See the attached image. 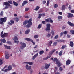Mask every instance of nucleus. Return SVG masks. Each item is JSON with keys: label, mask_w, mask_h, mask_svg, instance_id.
I'll use <instances>...</instances> for the list:
<instances>
[{"label": "nucleus", "mask_w": 74, "mask_h": 74, "mask_svg": "<svg viewBox=\"0 0 74 74\" xmlns=\"http://www.w3.org/2000/svg\"><path fill=\"white\" fill-rule=\"evenodd\" d=\"M19 41L14 40V43H16V44H18V43H19Z\"/></svg>", "instance_id": "nucleus-47"}, {"label": "nucleus", "mask_w": 74, "mask_h": 74, "mask_svg": "<svg viewBox=\"0 0 74 74\" xmlns=\"http://www.w3.org/2000/svg\"><path fill=\"white\" fill-rule=\"evenodd\" d=\"M31 42L33 43V45H35V43L34 42H33L32 40H31Z\"/></svg>", "instance_id": "nucleus-49"}, {"label": "nucleus", "mask_w": 74, "mask_h": 74, "mask_svg": "<svg viewBox=\"0 0 74 74\" xmlns=\"http://www.w3.org/2000/svg\"><path fill=\"white\" fill-rule=\"evenodd\" d=\"M59 70L60 71H62L63 70V68L60 67L59 68Z\"/></svg>", "instance_id": "nucleus-60"}, {"label": "nucleus", "mask_w": 74, "mask_h": 74, "mask_svg": "<svg viewBox=\"0 0 74 74\" xmlns=\"http://www.w3.org/2000/svg\"><path fill=\"white\" fill-rule=\"evenodd\" d=\"M20 44L21 46H20V48L21 49H23L24 48H25L26 47V44L24 43H22V42H20Z\"/></svg>", "instance_id": "nucleus-4"}, {"label": "nucleus", "mask_w": 74, "mask_h": 74, "mask_svg": "<svg viewBox=\"0 0 74 74\" xmlns=\"http://www.w3.org/2000/svg\"><path fill=\"white\" fill-rule=\"evenodd\" d=\"M29 9L28 8H26L25 9V11H29Z\"/></svg>", "instance_id": "nucleus-59"}, {"label": "nucleus", "mask_w": 74, "mask_h": 74, "mask_svg": "<svg viewBox=\"0 0 74 74\" xmlns=\"http://www.w3.org/2000/svg\"><path fill=\"white\" fill-rule=\"evenodd\" d=\"M57 45V42H54L53 44V46H56Z\"/></svg>", "instance_id": "nucleus-43"}, {"label": "nucleus", "mask_w": 74, "mask_h": 74, "mask_svg": "<svg viewBox=\"0 0 74 74\" xmlns=\"http://www.w3.org/2000/svg\"><path fill=\"white\" fill-rule=\"evenodd\" d=\"M49 3V0L47 1V6H48Z\"/></svg>", "instance_id": "nucleus-48"}, {"label": "nucleus", "mask_w": 74, "mask_h": 74, "mask_svg": "<svg viewBox=\"0 0 74 74\" xmlns=\"http://www.w3.org/2000/svg\"><path fill=\"white\" fill-rule=\"evenodd\" d=\"M49 18H47L45 19V22H48V23L49 22Z\"/></svg>", "instance_id": "nucleus-39"}, {"label": "nucleus", "mask_w": 74, "mask_h": 74, "mask_svg": "<svg viewBox=\"0 0 74 74\" xmlns=\"http://www.w3.org/2000/svg\"><path fill=\"white\" fill-rule=\"evenodd\" d=\"M71 13H74V10H71Z\"/></svg>", "instance_id": "nucleus-64"}, {"label": "nucleus", "mask_w": 74, "mask_h": 74, "mask_svg": "<svg viewBox=\"0 0 74 74\" xmlns=\"http://www.w3.org/2000/svg\"><path fill=\"white\" fill-rule=\"evenodd\" d=\"M1 42H3V43H5L6 42V40L4 39H1Z\"/></svg>", "instance_id": "nucleus-22"}, {"label": "nucleus", "mask_w": 74, "mask_h": 74, "mask_svg": "<svg viewBox=\"0 0 74 74\" xmlns=\"http://www.w3.org/2000/svg\"><path fill=\"white\" fill-rule=\"evenodd\" d=\"M56 51V49H55L52 50V51H51L49 53V56H47V57L43 58V60H47V59H49V58H50L51 55L53 53V52H55Z\"/></svg>", "instance_id": "nucleus-3"}, {"label": "nucleus", "mask_w": 74, "mask_h": 74, "mask_svg": "<svg viewBox=\"0 0 74 74\" xmlns=\"http://www.w3.org/2000/svg\"><path fill=\"white\" fill-rule=\"evenodd\" d=\"M49 22H50V23H53V21L51 18H49Z\"/></svg>", "instance_id": "nucleus-44"}, {"label": "nucleus", "mask_w": 74, "mask_h": 74, "mask_svg": "<svg viewBox=\"0 0 74 74\" xmlns=\"http://www.w3.org/2000/svg\"><path fill=\"white\" fill-rule=\"evenodd\" d=\"M7 43L8 44H11V42L10 41H8Z\"/></svg>", "instance_id": "nucleus-61"}, {"label": "nucleus", "mask_w": 74, "mask_h": 74, "mask_svg": "<svg viewBox=\"0 0 74 74\" xmlns=\"http://www.w3.org/2000/svg\"><path fill=\"white\" fill-rule=\"evenodd\" d=\"M45 67L43 68V69H48L50 65H51V63L47 64V63H45Z\"/></svg>", "instance_id": "nucleus-6"}, {"label": "nucleus", "mask_w": 74, "mask_h": 74, "mask_svg": "<svg viewBox=\"0 0 74 74\" xmlns=\"http://www.w3.org/2000/svg\"><path fill=\"white\" fill-rule=\"evenodd\" d=\"M64 34V32H62L60 34V37H61V36H63V34Z\"/></svg>", "instance_id": "nucleus-50"}, {"label": "nucleus", "mask_w": 74, "mask_h": 74, "mask_svg": "<svg viewBox=\"0 0 74 74\" xmlns=\"http://www.w3.org/2000/svg\"><path fill=\"white\" fill-rule=\"evenodd\" d=\"M25 4H27L28 3L27 1H24L23 2Z\"/></svg>", "instance_id": "nucleus-52"}, {"label": "nucleus", "mask_w": 74, "mask_h": 74, "mask_svg": "<svg viewBox=\"0 0 74 74\" xmlns=\"http://www.w3.org/2000/svg\"><path fill=\"white\" fill-rule=\"evenodd\" d=\"M40 55H42L44 53V50L40 51L39 52Z\"/></svg>", "instance_id": "nucleus-29"}, {"label": "nucleus", "mask_w": 74, "mask_h": 74, "mask_svg": "<svg viewBox=\"0 0 74 74\" xmlns=\"http://www.w3.org/2000/svg\"><path fill=\"white\" fill-rule=\"evenodd\" d=\"M68 15L67 16V17L69 18H73V14L71 13H68Z\"/></svg>", "instance_id": "nucleus-14"}, {"label": "nucleus", "mask_w": 74, "mask_h": 74, "mask_svg": "<svg viewBox=\"0 0 74 74\" xmlns=\"http://www.w3.org/2000/svg\"><path fill=\"white\" fill-rule=\"evenodd\" d=\"M8 36V33H4L3 34L1 35V37L3 38H4L5 37Z\"/></svg>", "instance_id": "nucleus-9"}, {"label": "nucleus", "mask_w": 74, "mask_h": 74, "mask_svg": "<svg viewBox=\"0 0 74 74\" xmlns=\"http://www.w3.org/2000/svg\"><path fill=\"white\" fill-rule=\"evenodd\" d=\"M14 23H15V22L12 19L10 21V22H8V24L11 25H12V24H14Z\"/></svg>", "instance_id": "nucleus-7"}, {"label": "nucleus", "mask_w": 74, "mask_h": 74, "mask_svg": "<svg viewBox=\"0 0 74 74\" xmlns=\"http://www.w3.org/2000/svg\"><path fill=\"white\" fill-rule=\"evenodd\" d=\"M51 33L53 35V36H54V35L55 34V32H54V31H53V30H51Z\"/></svg>", "instance_id": "nucleus-34"}, {"label": "nucleus", "mask_w": 74, "mask_h": 74, "mask_svg": "<svg viewBox=\"0 0 74 74\" xmlns=\"http://www.w3.org/2000/svg\"><path fill=\"white\" fill-rule=\"evenodd\" d=\"M8 70H9L8 69H6L5 70H4V71L5 72H7V71H8Z\"/></svg>", "instance_id": "nucleus-62"}, {"label": "nucleus", "mask_w": 74, "mask_h": 74, "mask_svg": "<svg viewBox=\"0 0 74 74\" xmlns=\"http://www.w3.org/2000/svg\"><path fill=\"white\" fill-rule=\"evenodd\" d=\"M67 23L69 25V26H71V27H74V24L73 23L70 21H68L67 22Z\"/></svg>", "instance_id": "nucleus-10"}, {"label": "nucleus", "mask_w": 74, "mask_h": 74, "mask_svg": "<svg viewBox=\"0 0 74 74\" xmlns=\"http://www.w3.org/2000/svg\"><path fill=\"white\" fill-rule=\"evenodd\" d=\"M57 18L58 19H62L63 18V16H60L58 17Z\"/></svg>", "instance_id": "nucleus-32"}, {"label": "nucleus", "mask_w": 74, "mask_h": 74, "mask_svg": "<svg viewBox=\"0 0 74 74\" xmlns=\"http://www.w3.org/2000/svg\"><path fill=\"white\" fill-rule=\"evenodd\" d=\"M69 46H70L71 47H73L74 46V42L73 41H70Z\"/></svg>", "instance_id": "nucleus-13"}, {"label": "nucleus", "mask_w": 74, "mask_h": 74, "mask_svg": "<svg viewBox=\"0 0 74 74\" xmlns=\"http://www.w3.org/2000/svg\"><path fill=\"white\" fill-rule=\"evenodd\" d=\"M25 40H27V41H31V39L30 38H26L25 39Z\"/></svg>", "instance_id": "nucleus-35"}, {"label": "nucleus", "mask_w": 74, "mask_h": 74, "mask_svg": "<svg viewBox=\"0 0 74 74\" xmlns=\"http://www.w3.org/2000/svg\"><path fill=\"white\" fill-rule=\"evenodd\" d=\"M54 8H57V7H58V5L57 4H55V5H54Z\"/></svg>", "instance_id": "nucleus-46"}, {"label": "nucleus", "mask_w": 74, "mask_h": 74, "mask_svg": "<svg viewBox=\"0 0 74 74\" xmlns=\"http://www.w3.org/2000/svg\"><path fill=\"white\" fill-rule=\"evenodd\" d=\"M13 3H14V5H15V6H16V7L18 5V3L15 1H13Z\"/></svg>", "instance_id": "nucleus-31"}, {"label": "nucleus", "mask_w": 74, "mask_h": 74, "mask_svg": "<svg viewBox=\"0 0 74 74\" xmlns=\"http://www.w3.org/2000/svg\"><path fill=\"white\" fill-rule=\"evenodd\" d=\"M58 37H59V36L58 35H56L54 37V39H58Z\"/></svg>", "instance_id": "nucleus-45"}, {"label": "nucleus", "mask_w": 74, "mask_h": 74, "mask_svg": "<svg viewBox=\"0 0 74 74\" xmlns=\"http://www.w3.org/2000/svg\"><path fill=\"white\" fill-rule=\"evenodd\" d=\"M10 4H12V1H8V2H4L3 3V4L5 5H8V6H9V7H10L11 6V5Z\"/></svg>", "instance_id": "nucleus-5"}, {"label": "nucleus", "mask_w": 74, "mask_h": 74, "mask_svg": "<svg viewBox=\"0 0 74 74\" xmlns=\"http://www.w3.org/2000/svg\"><path fill=\"white\" fill-rule=\"evenodd\" d=\"M71 6L69 5L68 7V9L69 10H71Z\"/></svg>", "instance_id": "nucleus-57"}, {"label": "nucleus", "mask_w": 74, "mask_h": 74, "mask_svg": "<svg viewBox=\"0 0 74 74\" xmlns=\"http://www.w3.org/2000/svg\"><path fill=\"white\" fill-rule=\"evenodd\" d=\"M65 48H67V46L66 45H63L61 47V49H64Z\"/></svg>", "instance_id": "nucleus-28"}, {"label": "nucleus", "mask_w": 74, "mask_h": 74, "mask_svg": "<svg viewBox=\"0 0 74 74\" xmlns=\"http://www.w3.org/2000/svg\"><path fill=\"white\" fill-rule=\"evenodd\" d=\"M3 63V60L1 59L0 60V65H1Z\"/></svg>", "instance_id": "nucleus-41"}, {"label": "nucleus", "mask_w": 74, "mask_h": 74, "mask_svg": "<svg viewBox=\"0 0 74 74\" xmlns=\"http://www.w3.org/2000/svg\"><path fill=\"white\" fill-rule=\"evenodd\" d=\"M32 19L30 18L28 20H25V21H24L23 23V25H26L27 24V23L28 24H27L26 25V27L27 29H29L30 28V27H31V26L33 24V23L32 22Z\"/></svg>", "instance_id": "nucleus-1"}, {"label": "nucleus", "mask_w": 74, "mask_h": 74, "mask_svg": "<svg viewBox=\"0 0 74 74\" xmlns=\"http://www.w3.org/2000/svg\"><path fill=\"white\" fill-rule=\"evenodd\" d=\"M56 62V63L57 64L58 67H60L62 66V63L60 62V61L59 60L57 59V58H54L53 62Z\"/></svg>", "instance_id": "nucleus-2"}, {"label": "nucleus", "mask_w": 74, "mask_h": 74, "mask_svg": "<svg viewBox=\"0 0 74 74\" xmlns=\"http://www.w3.org/2000/svg\"><path fill=\"white\" fill-rule=\"evenodd\" d=\"M9 57H10V56H9L8 53H6L5 54V58L7 59H9Z\"/></svg>", "instance_id": "nucleus-11"}, {"label": "nucleus", "mask_w": 74, "mask_h": 74, "mask_svg": "<svg viewBox=\"0 0 74 74\" xmlns=\"http://www.w3.org/2000/svg\"><path fill=\"white\" fill-rule=\"evenodd\" d=\"M70 32L72 34H74V30H70Z\"/></svg>", "instance_id": "nucleus-38"}, {"label": "nucleus", "mask_w": 74, "mask_h": 74, "mask_svg": "<svg viewBox=\"0 0 74 74\" xmlns=\"http://www.w3.org/2000/svg\"><path fill=\"white\" fill-rule=\"evenodd\" d=\"M62 52L61 51H60L59 53V55L60 56L61 55H62Z\"/></svg>", "instance_id": "nucleus-51"}, {"label": "nucleus", "mask_w": 74, "mask_h": 74, "mask_svg": "<svg viewBox=\"0 0 74 74\" xmlns=\"http://www.w3.org/2000/svg\"><path fill=\"white\" fill-rule=\"evenodd\" d=\"M46 32H50V30H51V27H47L45 29Z\"/></svg>", "instance_id": "nucleus-17"}, {"label": "nucleus", "mask_w": 74, "mask_h": 74, "mask_svg": "<svg viewBox=\"0 0 74 74\" xmlns=\"http://www.w3.org/2000/svg\"><path fill=\"white\" fill-rule=\"evenodd\" d=\"M41 16H42V14L41 13L39 14L38 18H39V19H40V18H41Z\"/></svg>", "instance_id": "nucleus-36"}, {"label": "nucleus", "mask_w": 74, "mask_h": 74, "mask_svg": "<svg viewBox=\"0 0 74 74\" xmlns=\"http://www.w3.org/2000/svg\"><path fill=\"white\" fill-rule=\"evenodd\" d=\"M66 29V26H64L62 28V30H64Z\"/></svg>", "instance_id": "nucleus-58"}, {"label": "nucleus", "mask_w": 74, "mask_h": 74, "mask_svg": "<svg viewBox=\"0 0 74 74\" xmlns=\"http://www.w3.org/2000/svg\"><path fill=\"white\" fill-rule=\"evenodd\" d=\"M52 41H50L48 44V46H51L52 44Z\"/></svg>", "instance_id": "nucleus-23"}, {"label": "nucleus", "mask_w": 74, "mask_h": 74, "mask_svg": "<svg viewBox=\"0 0 74 74\" xmlns=\"http://www.w3.org/2000/svg\"><path fill=\"white\" fill-rule=\"evenodd\" d=\"M38 56V53H37L34 56H33L32 59L33 60H34L35 58Z\"/></svg>", "instance_id": "nucleus-18"}, {"label": "nucleus", "mask_w": 74, "mask_h": 74, "mask_svg": "<svg viewBox=\"0 0 74 74\" xmlns=\"http://www.w3.org/2000/svg\"><path fill=\"white\" fill-rule=\"evenodd\" d=\"M30 32V29H29L25 32V34H29V33Z\"/></svg>", "instance_id": "nucleus-19"}, {"label": "nucleus", "mask_w": 74, "mask_h": 74, "mask_svg": "<svg viewBox=\"0 0 74 74\" xmlns=\"http://www.w3.org/2000/svg\"><path fill=\"white\" fill-rule=\"evenodd\" d=\"M14 19L16 22H18L19 21V18L18 17L15 18Z\"/></svg>", "instance_id": "nucleus-26"}, {"label": "nucleus", "mask_w": 74, "mask_h": 74, "mask_svg": "<svg viewBox=\"0 0 74 74\" xmlns=\"http://www.w3.org/2000/svg\"><path fill=\"white\" fill-rule=\"evenodd\" d=\"M13 40H14V41H16V40H18V38L16 37V36H15L14 38H13Z\"/></svg>", "instance_id": "nucleus-24"}, {"label": "nucleus", "mask_w": 74, "mask_h": 74, "mask_svg": "<svg viewBox=\"0 0 74 74\" xmlns=\"http://www.w3.org/2000/svg\"><path fill=\"white\" fill-rule=\"evenodd\" d=\"M62 10H64L66 9V6L65 5H63L62 7Z\"/></svg>", "instance_id": "nucleus-27"}, {"label": "nucleus", "mask_w": 74, "mask_h": 74, "mask_svg": "<svg viewBox=\"0 0 74 74\" xmlns=\"http://www.w3.org/2000/svg\"><path fill=\"white\" fill-rule=\"evenodd\" d=\"M41 26H42V24H40L38 26V29H40Z\"/></svg>", "instance_id": "nucleus-40"}, {"label": "nucleus", "mask_w": 74, "mask_h": 74, "mask_svg": "<svg viewBox=\"0 0 74 74\" xmlns=\"http://www.w3.org/2000/svg\"><path fill=\"white\" fill-rule=\"evenodd\" d=\"M51 34L49 33H48V34L46 36V37H48V38H49L51 37Z\"/></svg>", "instance_id": "nucleus-33"}, {"label": "nucleus", "mask_w": 74, "mask_h": 74, "mask_svg": "<svg viewBox=\"0 0 74 74\" xmlns=\"http://www.w3.org/2000/svg\"><path fill=\"white\" fill-rule=\"evenodd\" d=\"M12 69V66H11L9 65V66L8 67V70H11Z\"/></svg>", "instance_id": "nucleus-21"}, {"label": "nucleus", "mask_w": 74, "mask_h": 74, "mask_svg": "<svg viewBox=\"0 0 74 74\" xmlns=\"http://www.w3.org/2000/svg\"><path fill=\"white\" fill-rule=\"evenodd\" d=\"M66 65H69V64H70V63H71V61H70V60L69 59L66 61Z\"/></svg>", "instance_id": "nucleus-15"}, {"label": "nucleus", "mask_w": 74, "mask_h": 74, "mask_svg": "<svg viewBox=\"0 0 74 74\" xmlns=\"http://www.w3.org/2000/svg\"><path fill=\"white\" fill-rule=\"evenodd\" d=\"M3 11H1V12L0 14V16H3L4 15V13H3Z\"/></svg>", "instance_id": "nucleus-37"}, {"label": "nucleus", "mask_w": 74, "mask_h": 74, "mask_svg": "<svg viewBox=\"0 0 74 74\" xmlns=\"http://www.w3.org/2000/svg\"><path fill=\"white\" fill-rule=\"evenodd\" d=\"M4 46L5 47V49H10V47L7 46L5 45H4Z\"/></svg>", "instance_id": "nucleus-20"}, {"label": "nucleus", "mask_w": 74, "mask_h": 74, "mask_svg": "<svg viewBox=\"0 0 74 74\" xmlns=\"http://www.w3.org/2000/svg\"><path fill=\"white\" fill-rule=\"evenodd\" d=\"M24 63H26L27 64H28L29 65H31L33 64V62H24Z\"/></svg>", "instance_id": "nucleus-16"}, {"label": "nucleus", "mask_w": 74, "mask_h": 74, "mask_svg": "<svg viewBox=\"0 0 74 74\" xmlns=\"http://www.w3.org/2000/svg\"><path fill=\"white\" fill-rule=\"evenodd\" d=\"M8 8V5H6L5 8L3 9V10H5V9H7Z\"/></svg>", "instance_id": "nucleus-54"}, {"label": "nucleus", "mask_w": 74, "mask_h": 74, "mask_svg": "<svg viewBox=\"0 0 74 74\" xmlns=\"http://www.w3.org/2000/svg\"><path fill=\"white\" fill-rule=\"evenodd\" d=\"M63 33L65 34H67V31H65Z\"/></svg>", "instance_id": "nucleus-55"}, {"label": "nucleus", "mask_w": 74, "mask_h": 74, "mask_svg": "<svg viewBox=\"0 0 74 74\" xmlns=\"http://www.w3.org/2000/svg\"><path fill=\"white\" fill-rule=\"evenodd\" d=\"M41 12H42V10H40L38 12V13H41Z\"/></svg>", "instance_id": "nucleus-56"}, {"label": "nucleus", "mask_w": 74, "mask_h": 74, "mask_svg": "<svg viewBox=\"0 0 74 74\" xmlns=\"http://www.w3.org/2000/svg\"><path fill=\"white\" fill-rule=\"evenodd\" d=\"M4 25V23L2 21H0V25Z\"/></svg>", "instance_id": "nucleus-63"}, {"label": "nucleus", "mask_w": 74, "mask_h": 74, "mask_svg": "<svg viewBox=\"0 0 74 74\" xmlns=\"http://www.w3.org/2000/svg\"><path fill=\"white\" fill-rule=\"evenodd\" d=\"M42 23L43 25H45V21H42Z\"/></svg>", "instance_id": "nucleus-53"}, {"label": "nucleus", "mask_w": 74, "mask_h": 74, "mask_svg": "<svg viewBox=\"0 0 74 74\" xmlns=\"http://www.w3.org/2000/svg\"><path fill=\"white\" fill-rule=\"evenodd\" d=\"M25 67L26 68V69L27 70H30L31 69V66H29L28 65H26L25 66Z\"/></svg>", "instance_id": "nucleus-12"}, {"label": "nucleus", "mask_w": 74, "mask_h": 74, "mask_svg": "<svg viewBox=\"0 0 74 74\" xmlns=\"http://www.w3.org/2000/svg\"><path fill=\"white\" fill-rule=\"evenodd\" d=\"M40 9V7L37 6L36 7V8L34 9V10L35 11H38Z\"/></svg>", "instance_id": "nucleus-25"}, {"label": "nucleus", "mask_w": 74, "mask_h": 74, "mask_svg": "<svg viewBox=\"0 0 74 74\" xmlns=\"http://www.w3.org/2000/svg\"><path fill=\"white\" fill-rule=\"evenodd\" d=\"M38 37H39V36H38V35H36L34 36V38L36 39V38H38Z\"/></svg>", "instance_id": "nucleus-30"}, {"label": "nucleus", "mask_w": 74, "mask_h": 74, "mask_svg": "<svg viewBox=\"0 0 74 74\" xmlns=\"http://www.w3.org/2000/svg\"><path fill=\"white\" fill-rule=\"evenodd\" d=\"M7 18L6 17H4L3 18H1L0 19V20L1 22H6L7 20Z\"/></svg>", "instance_id": "nucleus-8"}, {"label": "nucleus", "mask_w": 74, "mask_h": 74, "mask_svg": "<svg viewBox=\"0 0 74 74\" xmlns=\"http://www.w3.org/2000/svg\"><path fill=\"white\" fill-rule=\"evenodd\" d=\"M46 25L47 27H50V26H51V24H47Z\"/></svg>", "instance_id": "nucleus-42"}]
</instances>
